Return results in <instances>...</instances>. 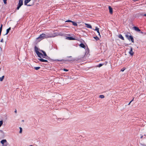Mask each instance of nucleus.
I'll return each mask as SVG.
<instances>
[{
    "instance_id": "26",
    "label": "nucleus",
    "mask_w": 146,
    "mask_h": 146,
    "mask_svg": "<svg viewBox=\"0 0 146 146\" xmlns=\"http://www.w3.org/2000/svg\"><path fill=\"white\" fill-rule=\"evenodd\" d=\"M94 38H95L96 40H98L99 39V38L97 36L94 37Z\"/></svg>"
},
{
    "instance_id": "40",
    "label": "nucleus",
    "mask_w": 146,
    "mask_h": 146,
    "mask_svg": "<svg viewBox=\"0 0 146 146\" xmlns=\"http://www.w3.org/2000/svg\"><path fill=\"white\" fill-rule=\"evenodd\" d=\"M144 16H146V14H144Z\"/></svg>"
},
{
    "instance_id": "35",
    "label": "nucleus",
    "mask_w": 146,
    "mask_h": 146,
    "mask_svg": "<svg viewBox=\"0 0 146 146\" xmlns=\"http://www.w3.org/2000/svg\"><path fill=\"white\" fill-rule=\"evenodd\" d=\"M124 70H122V69H121V71L123 72V71H124Z\"/></svg>"
},
{
    "instance_id": "38",
    "label": "nucleus",
    "mask_w": 146,
    "mask_h": 146,
    "mask_svg": "<svg viewBox=\"0 0 146 146\" xmlns=\"http://www.w3.org/2000/svg\"><path fill=\"white\" fill-rule=\"evenodd\" d=\"M143 135H142V136H141V137L140 138H141V139H142V138H143Z\"/></svg>"
},
{
    "instance_id": "25",
    "label": "nucleus",
    "mask_w": 146,
    "mask_h": 146,
    "mask_svg": "<svg viewBox=\"0 0 146 146\" xmlns=\"http://www.w3.org/2000/svg\"><path fill=\"white\" fill-rule=\"evenodd\" d=\"M3 124V120H1L0 121V127H1Z\"/></svg>"
},
{
    "instance_id": "5",
    "label": "nucleus",
    "mask_w": 146,
    "mask_h": 146,
    "mask_svg": "<svg viewBox=\"0 0 146 146\" xmlns=\"http://www.w3.org/2000/svg\"><path fill=\"white\" fill-rule=\"evenodd\" d=\"M133 28L134 29V30H135V31H136L138 32H140V33H142V32H140L141 30L138 27H133Z\"/></svg>"
},
{
    "instance_id": "27",
    "label": "nucleus",
    "mask_w": 146,
    "mask_h": 146,
    "mask_svg": "<svg viewBox=\"0 0 146 146\" xmlns=\"http://www.w3.org/2000/svg\"><path fill=\"white\" fill-rule=\"evenodd\" d=\"M19 128H20V129L19 133H22V128L21 127H20Z\"/></svg>"
},
{
    "instance_id": "17",
    "label": "nucleus",
    "mask_w": 146,
    "mask_h": 146,
    "mask_svg": "<svg viewBox=\"0 0 146 146\" xmlns=\"http://www.w3.org/2000/svg\"><path fill=\"white\" fill-rule=\"evenodd\" d=\"M67 38L69 40H74L75 39V38L72 37H68Z\"/></svg>"
},
{
    "instance_id": "12",
    "label": "nucleus",
    "mask_w": 146,
    "mask_h": 146,
    "mask_svg": "<svg viewBox=\"0 0 146 146\" xmlns=\"http://www.w3.org/2000/svg\"><path fill=\"white\" fill-rule=\"evenodd\" d=\"M79 45L81 47H82L84 48H85L86 47L85 45L83 43H81Z\"/></svg>"
},
{
    "instance_id": "10",
    "label": "nucleus",
    "mask_w": 146,
    "mask_h": 146,
    "mask_svg": "<svg viewBox=\"0 0 146 146\" xmlns=\"http://www.w3.org/2000/svg\"><path fill=\"white\" fill-rule=\"evenodd\" d=\"M109 12L111 14H112L113 13V10L112 8L110 6H109Z\"/></svg>"
},
{
    "instance_id": "36",
    "label": "nucleus",
    "mask_w": 146,
    "mask_h": 146,
    "mask_svg": "<svg viewBox=\"0 0 146 146\" xmlns=\"http://www.w3.org/2000/svg\"><path fill=\"white\" fill-rule=\"evenodd\" d=\"M134 98L130 101L131 102L133 100Z\"/></svg>"
},
{
    "instance_id": "32",
    "label": "nucleus",
    "mask_w": 146,
    "mask_h": 146,
    "mask_svg": "<svg viewBox=\"0 0 146 146\" xmlns=\"http://www.w3.org/2000/svg\"><path fill=\"white\" fill-rule=\"evenodd\" d=\"M63 70L64 71H68V70H67V69H63Z\"/></svg>"
},
{
    "instance_id": "15",
    "label": "nucleus",
    "mask_w": 146,
    "mask_h": 146,
    "mask_svg": "<svg viewBox=\"0 0 146 146\" xmlns=\"http://www.w3.org/2000/svg\"><path fill=\"white\" fill-rule=\"evenodd\" d=\"M7 142V140L6 139H3L1 141V143L2 144H4V143H6Z\"/></svg>"
},
{
    "instance_id": "31",
    "label": "nucleus",
    "mask_w": 146,
    "mask_h": 146,
    "mask_svg": "<svg viewBox=\"0 0 146 146\" xmlns=\"http://www.w3.org/2000/svg\"><path fill=\"white\" fill-rule=\"evenodd\" d=\"M0 42H3V39L2 38Z\"/></svg>"
},
{
    "instance_id": "7",
    "label": "nucleus",
    "mask_w": 146,
    "mask_h": 146,
    "mask_svg": "<svg viewBox=\"0 0 146 146\" xmlns=\"http://www.w3.org/2000/svg\"><path fill=\"white\" fill-rule=\"evenodd\" d=\"M41 58V57L38 59L40 62H48L47 60L43 59Z\"/></svg>"
},
{
    "instance_id": "41",
    "label": "nucleus",
    "mask_w": 146,
    "mask_h": 146,
    "mask_svg": "<svg viewBox=\"0 0 146 146\" xmlns=\"http://www.w3.org/2000/svg\"><path fill=\"white\" fill-rule=\"evenodd\" d=\"M144 146H146V145H143Z\"/></svg>"
},
{
    "instance_id": "8",
    "label": "nucleus",
    "mask_w": 146,
    "mask_h": 146,
    "mask_svg": "<svg viewBox=\"0 0 146 146\" xmlns=\"http://www.w3.org/2000/svg\"><path fill=\"white\" fill-rule=\"evenodd\" d=\"M85 24L86 25V27H87V28L91 29L92 28V27L91 25H90L89 24H88L87 23H85Z\"/></svg>"
},
{
    "instance_id": "20",
    "label": "nucleus",
    "mask_w": 146,
    "mask_h": 146,
    "mask_svg": "<svg viewBox=\"0 0 146 146\" xmlns=\"http://www.w3.org/2000/svg\"><path fill=\"white\" fill-rule=\"evenodd\" d=\"M2 27H3V25L1 24V26L0 27V36L1 35V31H2Z\"/></svg>"
},
{
    "instance_id": "39",
    "label": "nucleus",
    "mask_w": 146,
    "mask_h": 146,
    "mask_svg": "<svg viewBox=\"0 0 146 146\" xmlns=\"http://www.w3.org/2000/svg\"><path fill=\"white\" fill-rule=\"evenodd\" d=\"M131 103V102H130L129 103V104H128V105H129L130 103Z\"/></svg>"
},
{
    "instance_id": "16",
    "label": "nucleus",
    "mask_w": 146,
    "mask_h": 146,
    "mask_svg": "<svg viewBox=\"0 0 146 146\" xmlns=\"http://www.w3.org/2000/svg\"><path fill=\"white\" fill-rule=\"evenodd\" d=\"M41 51L43 53V56L44 57V58H45L44 56H47V55H46V53H45V52H44V51H43L42 50H41Z\"/></svg>"
},
{
    "instance_id": "2",
    "label": "nucleus",
    "mask_w": 146,
    "mask_h": 146,
    "mask_svg": "<svg viewBox=\"0 0 146 146\" xmlns=\"http://www.w3.org/2000/svg\"><path fill=\"white\" fill-rule=\"evenodd\" d=\"M47 35H46L45 34L42 33V34L40 35L37 38V39H40L41 40H42L44 38H47Z\"/></svg>"
},
{
    "instance_id": "4",
    "label": "nucleus",
    "mask_w": 146,
    "mask_h": 146,
    "mask_svg": "<svg viewBox=\"0 0 146 146\" xmlns=\"http://www.w3.org/2000/svg\"><path fill=\"white\" fill-rule=\"evenodd\" d=\"M56 33H52L50 34H48L47 35L48 38L54 37L56 36Z\"/></svg>"
},
{
    "instance_id": "34",
    "label": "nucleus",
    "mask_w": 146,
    "mask_h": 146,
    "mask_svg": "<svg viewBox=\"0 0 146 146\" xmlns=\"http://www.w3.org/2000/svg\"><path fill=\"white\" fill-rule=\"evenodd\" d=\"M15 113H16L17 112V110L16 109L15 110Z\"/></svg>"
},
{
    "instance_id": "37",
    "label": "nucleus",
    "mask_w": 146,
    "mask_h": 146,
    "mask_svg": "<svg viewBox=\"0 0 146 146\" xmlns=\"http://www.w3.org/2000/svg\"><path fill=\"white\" fill-rule=\"evenodd\" d=\"M0 131H1V133H3V131L2 130H0Z\"/></svg>"
},
{
    "instance_id": "22",
    "label": "nucleus",
    "mask_w": 146,
    "mask_h": 146,
    "mask_svg": "<svg viewBox=\"0 0 146 146\" xmlns=\"http://www.w3.org/2000/svg\"><path fill=\"white\" fill-rule=\"evenodd\" d=\"M72 24L74 25V26H77V23L74 22V21H72Z\"/></svg>"
},
{
    "instance_id": "23",
    "label": "nucleus",
    "mask_w": 146,
    "mask_h": 146,
    "mask_svg": "<svg viewBox=\"0 0 146 146\" xmlns=\"http://www.w3.org/2000/svg\"><path fill=\"white\" fill-rule=\"evenodd\" d=\"M40 68V67H35L34 68L35 70H38Z\"/></svg>"
},
{
    "instance_id": "9",
    "label": "nucleus",
    "mask_w": 146,
    "mask_h": 146,
    "mask_svg": "<svg viewBox=\"0 0 146 146\" xmlns=\"http://www.w3.org/2000/svg\"><path fill=\"white\" fill-rule=\"evenodd\" d=\"M129 40H131V42H134L133 38V37L132 36L129 35Z\"/></svg>"
},
{
    "instance_id": "1",
    "label": "nucleus",
    "mask_w": 146,
    "mask_h": 146,
    "mask_svg": "<svg viewBox=\"0 0 146 146\" xmlns=\"http://www.w3.org/2000/svg\"><path fill=\"white\" fill-rule=\"evenodd\" d=\"M35 51L38 57L40 58L42 57L44 58L43 56V54L39 52L38 48L36 46L35 47Z\"/></svg>"
},
{
    "instance_id": "11",
    "label": "nucleus",
    "mask_w": 146,
    "mask_h": 146,
    "mask_svg": "<svg viewBox=\"0 0 146 146\" xmlns=\"http://www.w3.org/2000/svg\"><path fill=\"white\" fill-rule=\"evenodd\" d=\"M118 37L123 40H124V37L123 36L121 35L120 34L118 36Z\"/></svg>"
},
{
    "instance_id": "19",
    "label": "nucleus",
    "mask_w": 146,
    "mask_h": 146,
    "mask_svg": "<svg viewBox=\"0 0 146 146\" xmlns=\"http://www.w3.org/2000/svg\"><path fill=\"white\" fill-rule=\"evenodd\" d=\"M129 36L128 35V33H125V36L126 37V38L128 39L129 40Z\"/></svg>"
},
{
    "instance_id": "33",
    "label": "nucleus",
    "mask_w": 146,
    "mask_h": 146,
    "mask_svg": "<svg viewBox=\"0 0 146 146\" xmlns=\"http://www.w3.org/2000/svg\"><path fill=\"white\" fill-rule=\"evenodd\" d=\"M27 6H32V5H27Z\"/></svg>"
},
{
    "instance_id": "29",
    "label": "nucleus",
    "mask_w": 146,
    "mask_h": 146,
    "mask_svg": "<svg viewBox=\"0 0 146 146\" xmlns=\"http://www.w3.org/2000/svg\"><path fill=\"white\" fill-rule=\"evenodd\" d=\"M72 22V21H71V20H68L66 21H65V22Z\"/></svg>"
},
{
    "instance_id": "3",
    "label": "nucleus",
    "mask_w": 146,
    "mask_h": 146,
    "mask_svg": "<svg viewBox=\"0 0 146 146\" xmlns=\"http://www.w3.org/2000/svg\"><path fill=\"white\" fill-rule=\"evenodd\" d=\"M23 5V0H19L18 4L17 7V9L19 10L21 7Z\"/></svg>"
},
{
    "instance_id": "24",
    "label": "nucleus",
    "mask_w": 146,
    "mask_h": 146,
    "mask_svg": "<svg viewBox=\"0 0 146 146\" xmlns=\"http://www.w3.org/2000/svg\"><path fill=\"white\" fill-rule=\"evenodd\" d=\"M105 97L104 95H101L99 96V98H104Z\"/></svg>"
},
{
    "instance_id": "18",
    "label": "nucleus",
    "mask_w": 146,
    "mask_h": 146,
    "mask_svg": "<svg viewBox=\"0 0 146 146\" xmlns=\"http://www.w3.org/2000/svg\"><path fill=\"white\" fill-rule=\"evenodd\" d=\"M11 28L10 27L9 28H8L7 30L6 33L5 35H7L9 31L11 30Z\"/></svg>"
},
{
    "instance_id": "28",
    "label": "nucleus",
    "mask_w": 146,
    "mask_h": 146,
    "mask_svg": "<svg viewBox=\"0 0 146 146\" xmlns=\"http://www.w3.org/2000/svg\"><path fill=\"white\" fill-rule=\"evenodd\" d=\"M104 65L103 64H99L98 65V66L99 67H100L102 66H103Z\"/></svg>"
},
{
    "instance_id": "13",
    "label": "nucleus",
    "mask_w": 146,
    "mask_h": 146,
    "mask_svg": "<svg viewBox=\"0 0 146 146\" xmlns=\"http://www.w3.org/2000/svg\"><path fill=\"white\" fill-rule=\"evenodd\" d=\"M31 0H25L24 1V5H27V4L29 3Z\"/></svg>"
},
{
    "instance_id": "6",
    "label": "nucleus",
    "mask_w": 146,
    "mask_h": 146,
    "mask_svg": "<svg viewBox=\"0 0 146 146\" xmlns=\"http://www.w3.org/2000/svg\"><path fill=\"white\" fill-rule=\"evenodd\" d=\"M130 47V50L129 52V53L131 56H132L134 54V52L133 51V48L131 47Z\"/></svg>"
},
{
    "instance_id": "21",
    "label": "nucleus",
    "mask_w": 146,
    "mask_h": 146,
    "mask_svg": "<svg viewBox=\"0 0 146 146\" xmlns=\"http://www.w3.org/2000/svg\"><path fill=\"white\" fill-rule=\"evenodd\" d=\"M5 78L4 76H2V77H1L0 78V81H2Z\"/></svg>"
},
{
    "instance_id": "14",
    "label": "nucleus",
    "mask_w": 146,
    "mask_h": 146,
    "mask_svg": "<svg viewBox=\"0 0 146 146\" xmlns=\"http://www.w3.org/2000/svg\"><path fill=\"white\" fill-rule=\"evenodd\" d=\"M95 30L97 31V33H98L99 35L100 36V33L99 31V29L97 27H96Z\"/></svg>"
},
{
    "instance_id": "30",
    "label": "nucleus",
    "mask_w": 146,
    "mask_h": 146,
    "mask_svg": "<svg viewBox=\"0 0 146 146\" xmlns=\"http://www.w3.org/2000/svg\"><path fill=\"white\" fill-rule=\"evenodd\" d=\"M3 1L4 4H6L7 3V0H3Z\"/></svg>"
}]
</instances>
